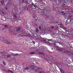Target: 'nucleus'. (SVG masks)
Here are the masks:
<instances>
[{
	"instance_id": "c756f323",
	"label": "nucleus",
	"mask_w": 73,
	"mask_h": 73,
	"mask_svg": "<svg viewBox=\"0 0 73 73\" xmlns=\"http://www.w3.org/2000/svg\"><path fill=\"white\" fill-rule=\"evenodd\" d=\"M67 52H68V51H67Z\"/></svg>"
},
{
	"instance_id": "393cba45",
	"label": "nucleus",
	"mask_w": 73,
	"mask_h": 73,
	"mask_svg": "<svg viewBox=\"0 0 73 73\" xmlns=\"http://www.w3.org/2000/svg\"><path fill=\"white\" fill-rule=\"evenodd\" d=\"M2 13V14H4V12H3Z\"/></svg>"
},
{
	"instance_id": "f03ea898",
	"label": "nucleus",
	"mask_w": 73,
	"mask_h": 73,
	"mask_svg": "<svg viewBox=\"0 0 73 73\" xmlns=\"http://www.w3.org/2000/svg\"><path fill=\"white\" fill-rule=\"evenodd\" d=\"M60 72L62 73H65V72L63 70H62V69H60Z\"/></svg>"
},
{
	"instance_id": "f257e3e1",
	"label": "nucleus",
	"mask_w": 73,
	"mask_h": 73,
	"mask_svg": "<svg viewBox=\"0 0 73 73\" xmlns=\"http://www.w3.org/2000/svg\"><path fill=\"white\" fill-rule=\"evenodd\" d=\"M20 29H21V28H17L16 32H18L20 30Z\"/></svg>"
},
{
	"instance_id": "b1692460",
	"label": "nucleus",
	"mask_w": 73,
	"mask_h": 73,
	"mask_svg": "<svg viewBox=\"0 0 73 73\" xmlns=\"http://www.w3.org/2000/svg\"><path fill=\"white\" fill-rule=\"evenodd\" d=\"M24 1V0H22V2H23Z\"/></svg>"
},
{
	"instance_id": "f3484780",
	"label": "nucleus",
	"mask_w": 73,
	"mask_h": 73,
	"mask_svg": "<svg viewBox=\"0 0 73 73\" xmlns=\"http://www.w3.org/2000/svg\"><path fill=\"white\" fill-rule=\"evenodd\" d=\"M28 69V68L27 67L25 68V70H27V69Z\"/></svg>"
},
{
	"instance_id": "423d86ee",
	"label": "nucleus",
	"mask_w": 73,
	"mask_h": 73,
	"mask_svg": "<svg viewBox=\"0 0 73 73\" xmlns=\"http://www.w3.org/2000/svg\"><path fill=\"white\" fill-rule=\"evenodd\" d=\"M35 54V53L34 52H31L30 53V54H31V55L32 54Z\"/></svg>"
},
{
	"instance_id": "473e14b6",
	"label": "nucleus",
	"mask_w": 73,
	"mask_h": 73,
	"mask_svg": "<svg viewBox=\"0 0 73 73\" xmlns=\"http://www.w3.org/2000/svg\"><path fill=\"white\" fill-rule=\"evenodd\" d=\"M72 42H73V41H72Z\"/></svg>"
},
{
	"instance_id": "ddd939ff",
	"label": "nucleus",
	"mask_w": 73,
	"mask_h": 73,
	"mask_svg": "<svg viewBox=\"0 0 73 73\" xmlns=\"http://www.w3.org/2000/svg\"><path fill=\"white\" fill-rule=\"evenodd\" d=\"M5 28H7V27H8V26L7 25H5Z\"/></svg>"
},
{
	"instance_id": "20e7f679",
	"label": "nucleus",
	"mask_w": 73,
	"mask_h": 73,
	"mask_svg": "<svg viewBox=\"0 0 73 73\" xmlns=\"http://www.w3.org/2000/svg\"><path fill=\"white\" fill-rule=\"evenodd\" d=\"M8 72H10V73H14L13 72V71L9 70H7Z\"/></svg>"
},
{
	"instance_id": "c85d7f7f",
	"label": "nucleus",
	"mask_w": 73,
	"mask_h": 73,
	"mask_svg": "<svg viewBox=\"0 0 73 73\" xmlns=\"http://www.w3.org/2000/svg\"><path fill=\"white\" fill-rule=\"evenodd\" d=\"M38 69H39V67L38 68Z\"/></svg>"
},
{
	"instance_id": "7c9ffc66",
	"label": "nucleus",
	"mask_w": 73,
	"mask_h": 73,
	"mask_svg": "<svg viewBox=\"0 0 73 73\" xmlns=\"http://www.w3.org/2000/svg\"><path fill=\"white\" fill-rule=\"evenodd\" d=\"M39 53H41V52H40Z\"/></svg>"
},
{
	"instance_id": "4be33fe9",
	"label": "nucleus",
	"mask_w": 73,
	"mask_h": 73,
	"mask_svg": "<svg viewBox=\"0 0 73 73\" xmlns=\"http://www.w3.org/2000/svg\"><path fill=\"white\" fill-rule=\"evenodd\" d=\"M9 33L11 32V31L10 30L9 31Z\"/></svg>"
},
{
	"instance_id": "6e6552de",
	"label": "nucleus",
	"mask_w": 73,
	"mask_h": 73,
	"mask_svg": "<svg viewBox=\"0 0 73 73\" xmlns=\"http://www.w3.org/2000/svg\"><path fill=\"white\" fill-rule=\"evenodd\" d=\"M14 17H15V18H17V16H16V15L14 14Z\"/></svg>"
},
{
	"instance_id": "39448f33",
	"label": "nucleus",
	"mask_w": 73,
	"mask_h": 73,
	"mask_svg": "<svg viewBox=\"0 0 73 73\" xmlns=\"http://www.w3.org/2000/svg\"><path fill=\"white\" fill-rule=\"evenodd\" d=\"M6 43L7 44H11V42H9V41H6Z\"/></svg>"
},
{
	"instance_id": "a878e982",
	"label": "nucleus",
	"mask_w": 73,
	"mask_h": 73,
	"mask_svg": "<svg viewBox=\"0 0 73 73\" xmlns=\"http://www.w3.org/2000/svg\"><path fill=\"white\" fill-rule=\"evenodd\" d=\"M39 73H42V72H39Z\"/></svg>"
},
{
	"instance_id": "dca6fc26",
	"label": "nucleus",
	"mask_w": 73,
	"mask_h": 73,
	"mask_svg": "<svg viewBox=\"0 0 73 73\" xmlns=\"http://www.w3.org/2000/svg\"><path fill=\"white\" fill-rule=\"evenodd\" d=\"M52 40V39H51L50 40L48 39V41H49V42H50V41H51V40Z\"/></svg>"
},
{
	"instance_id": "9b49d317",
	"label": "nucleus",
	"mask_w": 73,
	"mask_h": 73,
	"mask_svg": "<svg viewBox=\"0 0 73 73\" xmlns=\"http://www.w3.org/2000/svg\"><path fill=\"white\" fill-rule=\"evenodd\" d=\"M1 3H2V4H4V1H1Z\"/></svg>"
},
{
	"instance_id": "7ed1b4c3",
	"label": "nucleus",
	"mask_w": 73,
	"mask_h": 73,
	"mask_svg": "<svg viewBox=\"0 0 73 73\" xmlns=\"http://www.w3.org/2000/svg\"><path fill=\"white\" fill-rule=\"evenodd\" d=\"M33 5L34 7H35V8H38V7L37 5H36L35 4H33Z\"/></svg>"
},
{
	"instance_id": "6ab92c4d",
	"label": "nucleus",
	"mask_w": 73,
	"mask_h": 73,
	"mask_svg": "<svg viewBox=\"0 0 73 73\" xmlns=\"http://www.w3.org/2000/svg\"><path fill=\"white\" fill-rule=\"evenodd\" d=\"M51 28L52 29H53L54 28V27L53 26Z\"/></svg>"
},
{
	"instance_id": "4468645a",
	"label": "nucleus",
	"mask_w": 73,
	"mask_h": 73,
	"mask_svg": "<svg viewBox=\"0 0 73 73\" xmlns=\"http://www.w3.org/2000/svg\"><path fill=\"white\" fill-rule=\"evenodd\" d=\"M36 31L37 32H38V29H36Z\"/></svg>"
},
{
	"instance_id": "f8f14e48",
	"label": "nucleus",
	"mask_w": 73,
	"mask_h": 73,
	"mask_svg": "<svg viewBox=\"0 0 73 73\" xmlns=\"http://www.w3.org/2000/svg\"><path fill=\"white\" fill-rule=\"evenodd\" d=\"M7 57H11V56H10V55H7Z\"/></svg>"
},
{
	"instance_id": "412c9836",
	"label": "nucleus",
	"mask_w": 73,
	"mask_h": 73,
	"mask_svg": "<svg viewBox=\"0 0 73 73\" xmlns=\"http://www.w3.org/2000/svg\"><path fill=\"white\" fill-rule=\"evenodd\" d=\"M64 12H65V11H63V12H61V13H64Z\"/></svg>"
},
{
	"instance_id": "0eeeda50",
	"label": "nucleus",
	"mask_w": 73,
	"mask_h": 73,
	"mask_svg": "<svg viewBox=\"0 0 73 73\" xmlns=\"http://www.w3.org/2000/svg\"><path fill=\"white\" fill-rule=\"evenodd\" d=\"M18 55H19V54H15L14 55V56H18Z\"/></svg>"
},
{
	"instance_id": "aec40b11",
	"label": "nucleus",
	"mask_w": 73,
	"mask_h": 73,
	"mask_svg": "<svg viewBox=\"0 0 73 73\" xmlns=\"http://www.w3.org/2000/svg\"><path fill=\"white\" fill-rule=\"evenodd\" d=\"M8 9V8H6V9H5V10L6 11H7V9Z\"/></svg>"
},
{
	"instance_id": "5701e85b",
	"label": "nucleus",
	"mask_w": 73,
	"mask_h": 73,
	"mask_svg": "<svg viewBox=\"0 0 73 73\" xmlns=\"http://www.w3.org/2000/svg\"><path fill=\"white\" fill-rule=\"evenodd\" d=\"M65 14H66V13H64L63 14V15H65Z\"/></svg>"
},
{
	"instance_id": "1a4fd4ad",
	"label": "nucleus",
	"mask_w": 73,
	"mask_h": 73,
	"mask_svg": "<svg viewBox=\"0 0 73 73\" xmlns=\"http://www.w3.org/2000/svg\"><path fill=\"white\" fill-rule=\"evenodd\" d=\"M15 54H13V53H11V55H12V56H15Z\"/></svg>"
},
{
	"instance_id": "2f4dec72",
	"label": "nucleus",
	"mask_w": 73,
	"mask_h": 73,
	"mask_svg": "<svg viewBox=\"0 0 73 73\" xmlns=\"http://www.w3.org/2000/svg\"><path fill=\"white\" fill-rule=\"evenodd\" d=\"M49 43H50V42H49Z\"/></svg>"
},
{
	"instance_id": "9d476101",
	"label": "nucleus",
	"mask_w": 73,
	"mask_h": 73,
	"mask_svg": "<svg viewBox=\"0 0 73 73\" xmlns=\"http://www.w3.org/2000/svg\"><path fill=\"white\" fill-rule=\"evenodd\" d=\"M42 39L44 41H46V39H44L42 38Z\"/></svg>"
},
{
	"instance_id": "2eb2a0df",
	"label": "nucleus",
	"mask_w": 73,
	"mask_h": 73,
	"mask_svg": "<svg viewBox=\"0 0 73 73\" xmlns=\"http://www.w3.org/2000/svg\"><path fill=\"white\" fill-rule=\"evenodd\" d=\"M39 29L40 30H41V26H39Z\"/></svg>"
},
{
	"instance_id": "cd10ccee",
	"label": "nucleus",
	"mask_w": 73,
	"mask_h": 73,
	"mask_svg": "<svg viewBox=\"0 0 73 73\" xmlns=\"http://www.w3.org/2000/svg\"><path fill=\"white\" fill-rule=\"evenodd\" d=\"M71 21H70V22H71Z\"/></svg>"
},
{
	"instance_id": "bb28decb",
	"label": "nucleus",
	"mask_w": 73,
	"mask_h": 73,
	"mask_svg": "<svg viewBox=\"0 0 73 73\" xmlns=\"http://www.w3.org/2000/svg\"><path fill=\"white\" fill-rule=\"evenodd\" d=\"M35 69V68H33V69Z\"/></svg>"
},
{
	"instance_id": "a211bd4d",
	"label": "nucleus",
	"mask_w": 73,
	"mask_h": 73,
	"mask_svg": "<svg viewBox=\"0 0 73 73\" xmlns=\"http://www.w3.org/2000/svg\"><path fill=\"white\" fill-rule=\"evenodd\" d=\"M33 43L34 44H35V42L34 41H33Z\"/></svg>"
}]
</instances>
